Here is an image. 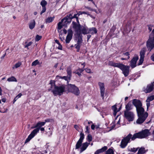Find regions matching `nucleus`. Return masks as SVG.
Masks as SVG:
<instances>
[{"instance_id":"obj_1","label":"nucleus","mask_w":154,"mask_h":154,"mask_svg":"<svg viewBox=\"0 0 154 154\" xmlns=\"http://www.w3.org/2000/svg\"><path fill=\"white\" fill-rule=\"evenodd\" d=\"M150 134L149 130L147 129L134 134L132 137L131 134H129L122 140L120 146L122 148H124L127 146L128 143L130 142L131 139L133 140L136 138H144L147 137Z\"/></svg>"},{"instance_id":"obj_2","label":"nucleus","mask_w":154,"mask_h":154,"mask_svg":"<svg viewBox=\"0 0 154 154\" xmlns=\"http://www.w3.org/2000/svg\"><path fill=\"white\" fill-rule=\"evenodd\" d=\"M50 84L51 85L50 89L48 90V91H51L54 96L57 95H60L64 92L65 87L64 85L57 86H56L54 81H51Z\"/></svg>"},{"instance_id":"obj_3","label":"nucleus","mask_w":154,"mask_h":154,"mask_svg":"<svg viewBox=\"0 0 154 154\" xmlns=\"http://www.w3.org/2000/svg\"><path fill=\"white\" fill-rule=\"evenodd\" d=\"M109 64L110 66L119 68L122 70L125 76L126 77L129 75V66L125 65L119 63H116L112 61L109 62Z\"/></svg>"},{"instance_id":"obj_4","label":"nucleus","mask_w":154,"mask_h":154,"mask_svg":"<svg viewBox=\"0 0 154 154\" xmlns=\"http://www.w3.org/2000/svg\"><path fill=\"white\" fill-rule=\"evenodd\" d=\"M146 47L150 52L154 48V29L152 31L146 42Z\"/></svg>"},{"instance_id":"obj_5","label":"nucleus","mask_w":154,"mask_h":154,"mask_svg":"<svg viewBox=\"0 0 154 154\" xmlns=\"http://www.w3.org/2000/svg\"><path fill=\"white\" fill-rule=\"evenodd\" d=\"M125 117L129 122L133 121L134 119V115L133 112L126 110L124 112Z\"/></svg>"},{"instance_id":"obj_6","label":"nucleus","mask_w":154,"mask_h":154,"mask_svg":"<svg viewBox=\"0 0 154 154\" xmlns=\"http://www.w3.org/2000/svg\"><path fill=\"white\" fill-rule=\"evenodd\" d=\"M68 87L69 91L72 92L75 95H78L79 94L80 92L79 88L75 85L68 84Z\"/></svg>"},{"instance_id":"obj_7","label":"nucleus","mask_w":154,"mask_h":154,"mask_svg":"<svg viewBox=\"0 0 154 154\" xmlns=\"http://www.w3.org/2000/svg\"><path fill=\"white\" fill-rule=\"evenodd\" d=\"M39 131V128H37L33 130L26 139L25 143H26L29 141L37 134Z\"/></svg>"},{"instance_id":"obj_8","label":"nucleus","mask_w":154,"mask_h":154,"mask_svg":"<svg viewBox=\"0 0 154 154\" xmlns=\"http://www.w3.org/2000/svg\"><path fill=\"white\" fill-rule=\"evenodd\" d=\"M148 116V113L146 112L143 116H138V118L136 121V123L140 124L143 123Z\"/></svg>"},{"instance_id":"obj_9","label":"nucleus","mask_w":154,"mask_h":154,"mask_svg":"<svg viewBox=\"0 0 154 154\" xmlns=\"http://www.w3.org/2000/svg\"><path fill=\"white\" fill-rule=\"evenodd\" d=\"M100 90V96L103 99L104 97L105 94V88L104 84L103 83L99 82L98 83Z\"/></svg>"},{"instance_id":"obj_10","label":"nucleus","mask_w":154,"mask_h":154,"mask_svg":"<svg viewBox=\"0 0 154 154\" xmlns=\"http://www.w3.org/2000/svg\"><path fill=\"white\" fill-rule=\"evenodd\" d=\"M84 138V135L83 133H81L80 134V138L77 141L75 145V149L79 148L82 146V143Z\"/></svg>"},{"instance_id":"obj_11","label":"nucleus","mask_w":154,"mask_h":154,"mask_svg":"<svg viewBox=\"0 0 154 154\" xmlns=\"http://www.w3.org/2000/svg\"><path fill=\"white\" fill-rule=\"evenodd\" d=\"M146 50V49L145 48H143L141 50L140 53V58L139 60V63L138 65H141L143 63L144 60V55Z\"/></svg>"},{"instance_id":"obj_12","label":"nucleus","mask_w":154,"mask_h":154,"mask_svg":"<svg viewBox=\"0 0 154 154\" xmlns=\"http://www.w3.org/2000/svg\"><path fill=\"white\" fill-rule=\"evenodd\" d=\"M153 85L152 83L149 84L147 86L143 88V91L146 93H149L152 91L153 89Z\"/></svg>"},{"instance_id":"obj_13","label":"nucleus","mask_w":154,"mask_h":154,"mask_svg":"<svg viewBox=\"0 0 154 154\" xmlns=\"http://www.w3.org/2000/svg\"><path fill=\"white\" fill-rule=\"evenodd\" d=\"M72 34L73 32L71 29L70 28L68 30V34L66 38V43H69L72 38Z\"/></svg>"},{"instance_id":"obj_14","label":"nucleus","mask_w":154,"mask_h":154,"mask_svg":"<svg viewBox=\"0 0 154 154\" xmlns=\"http://www.w3.org/2000/svg\"><path fill=\"white\" fill-rule=\"evenodd\" d=\"M72 19V14H69L67 15L63 19L62 22H64L66 24L67 23H70Z\"/></svg>"},{"instance_id":"obj_15","label":"nucleus","mask_w":154,"mask_h":154,"mask_svg":"<svg viewBox=\"0 0 154 154\" xmlns=\"http://www.w3.org/2000/svg\"><path fill=\"white\" fill-rule=\"evenodd\" d=\"M138 59V57L136 56L131 60L130 62V66L132 68H133L136 66V63Z\"/></svg>"},{"instance_id":"obj_16","label":"nucleus","mask_w":154,"mask_h":154,"mask_svg":"<svg viewBox=\"0 0 154 154\" xmlns=\"http://www.w3.org/2000/svg\"><path fill=\"white\" fill-rule=\"evenodd\" d=\"M73 28L75 29L76 34H80L81 32L79 31L80 29V26L74 22H73L72 24Z\"/></svg>"},{"instance_id":"obj_17","label":"nucleus","mask_w":154,"mask_h":154,"mask_svg":"<svg viewBox=\"0 0 154 154\" xmlns=\"http://www.w3.org/2000/svg\"><path fill=\"white\" fill-rule=\"evenodd\" d=\"M132 103L136 108L140 107V106H142V103L140 101L136 99H133V100Z\"/></svg>"},{"instance_id":"obj_18","label":"nucleus","mask_w":154,"mask_h":154,"mask_svg":"<svg viewBox=\"0 0 154 154\" xmlns=\"http://www.w3.org/2000/svg\"><path fill=\"white\" fill-rule=\"evenodd\" d=\"M136 110L138 116H143L146 112H144V110L142 106L136 108Z\"/></svg>"},{"instance_id":"obj_19","label":"nucleus","mask_w":154,"mask_h":154,"mask_svg":"<svg viewBox=\"0 0 154 154\" xmlns=\"http://www.w3.org/2000/svg\"><path fill=\"white\" fill-rule=\"evenodd\" d=\"M154 100V95H152L148 97L146 100V106L147 109H148L150 105V102Z\"/></svg>"},{"instance_id":"obj_20","label":"nucleus","mask_w":154,"mask_h":154,"mask_svg":"<svg viewBox=\"0 0 154 154\" xmlns=\"http://www.w3.org/2000/svg\"><path fill=\"white\" fill-rule=\"evenodd\" d=\"M88 29H89L87 27L83 26L81 27L79 30V31L81 32L80 35L82 33L84 35L89 33Z\"/></svg>"},{"instance_id":"obj_21","label":"nucleus","mask_w":154,"mask_h":154,"mask_svg":"<svg viewBox=\"0 0 154 154\" xmlns=\"http://www.w3.org/2000/svg\"><path fill=\"white\" fill-rule=\"evenodd\" d=\"M107 149V147L106 146H104L101 149H98L95 152L94 154H100L105 151Z\"/></svg>"},{"instance_id":"obj_22","label":"nucleus","mask_w":154,"mask_h":154,"mask_svg":"<svg viewBox=\"0 0 154 154\" xmlns=\"http://www.w3.org/2000/svg\"><path fill=\"white\" fill-rule=\"evenodd\" d=\"M148 151L147 149L145 148L142 147L139 149L138 150L137 154H144V153Z\"/></svg>"},{"instance_id":"obj_23","label":"nucleus","mask_w":154,"mask_h":154,"mask_svg":"<svg viewBox=\"0 0 154 154\" xmlns=\"http://www.w3.org/2000/svg\"><path fill=\"white\" fill-rule=\"evenodd\" d=\"M45 124V122H38L32 128H40L42 126H44Z\"/></svg>"},{"instance_id":"obj_24","label":"nucleus","mask_w":154,"mask_h":154,"mask_svg":"<svg viewBox=\"0 0 154 154\" xmlns=\"http://www.w3.org/2000/svg\"><path fill=\"white\" fill-rule=\"evenodd\" d=\"M88 146V143L87 142H85L83 144L81 148L80 152H82L85 150Z\"/></svg>"},{"instance_id":"obj_25","label":"nucleus","mask_w":154,"mask_h":154,"mask_svg":"<svg viewBox=\"0 0 154 154\" xmlns=\"http://www.w3.org/2000/svg\"><path fill=\"white\" fill-rule=\"evenodd\" d=\"M88 32L89 33L93 35L96 33L97 32V30L95 28L92 27L89 29Z\"/></svg>"},{"instance_id":"obj_26","label":"nucleus","mask_w":154,"mask_h":154,"mask_svg":"<svg viewBox=\"0 0 154 154\" xmlns=\"http://www.w3.org/2000/svg\"><path fill=\"white\" fill-rule=\"evenodd\" d=\"M112 109L113 110V115L114 116H116V115L117 112L119 111V110H118L117 109V108L116 107V105H114L113 106H112Z\"/></svg>"},{"instance_id":"obj_27","label":"nucleus","mask_w":154,"mask_h":154,"mask_svg":"<svg viewBox=\"0 0 154 154\" xmlns=\"http://www.w3.org/2000/svg\"><path fill=\"white\" fill-rule=\"evenodd\" d=\"M35 22L34 20H33L31 21L29 25V28L31 29L34 28L35 26Z\"/></svg>"},{"instance_id":"obj_28","label":"nucleus","mask_w":154,"mask_h":154,"mask_svg":"<svg viewBox=\"0 0 154 154\" xmlns=\"http://www.w3.org/2000/svg\"><path fill=\"white\" fill-rule=\"evenodd\" d=\"M65 24L64 22H62V20H61V21L58 24L57 29H61L62 27Z\"/></svg>"},{"instance_id":"obj_29","label":"nucleus","mask_w":154,"mask_h":154,"mask_svg":"<svg viewBox=\"0 0 154 154\" xmlns=\"http://www.w3.org/2000/svg\"><path fill=\"white\" fill-rule=\"evenodd\" d=\"M133 105L130 103H128L126 106L125 108L128 111L132 109Z\"/></svg>"},{"instance_id":"obj_30","label":"nucleus","mask_w":154,"mask_h":154,"mask_svg":"<svg viewBox=\"0 0 154 154\" xmlns=\"http://www.w3.org/2000/svg\"><path fill=\"white\" fill-rule=\"evenodd\" d=\"M66 71L68 76H70V77H71L72 76V69L71 66H69L67 68Z\"/></svg>"},{"instance_id":"obj_31","label":"nucleus","mask_w":154,"mask_h":154,"mask_svg":"<svg viewBox=\"0 0 154 154\" xmlns=\"http://www.w3.org/2000/svg\"><path fill=\"white\" fill-rule=\"evenodd\" d=\"M76 36H78V38L77 43L81 44L82 42V38L80 34H76Z\"/></svg>"},{"instance_id":"obj_32","label":"nucleus","mask_w":154,"mask_h":154,"mask_svg":"<svg viewBox=\"0 0 154 154\" xmlns=\"http://www.w3.org/2000/svg\"><path fill=\"white\" fill-rule=\"evenodd\" d=\"M7 81L9 82H17V80L16 78L14 76H11L7 79Z\"/></svg>"},{"instance_id":"obj_33","label":"nucleus","mask_w":154,"mask_h":154,"mask_svg":"<svg viewBox=\"0 0 154 154\" xmlns=\"http://www.w3.org/2000/svg\"><path fill=\"white\" fill-rule=\"evenodd\" d=\"M105 154H114V151L112 148L109 149L106 152Z\"/></svg>"},{"instance_id":"obj_34","label":"nucleus","mask_w":154,"mask_h":154,"mask_svg":"<svg viewBox=\"0 0 154 154\" xmlns=\"http://www.w3.org/2000/svg\"><path fill=\"white\" fill-rule=\"evenodd\" d=\"M21 65V63L20 62H18L17 63H16L13 66L12 69H15L19 67Z\"/></svg>"},{"instance_id":"obj_35","label":"nucleus","mask_w":154,"mask_h":154,"mask_svg":"<svg viewBox=\"0 0 154 154\" xmlns=\"http://www.w3.org/2000/svg\"><path fill=\"white\" fill-rule=\"evenodd\" d=\"M54 17H48L46 20V23H50L52 22L54 19Z\"/></svg>"},{"instance_id":"obj_36","label":"nucleus","mask_w":154,"mask_h":154,"mask_svg":"<svg viewBox=\"0 0 154 154\" xmlns=\"http://www.w3.org/2000/svg\"><path fill=\"white\" fill-rule=\"evenodd\" d=\"M22 94L21 93H19L14 98L13 100V103H14L20 97L22 96Z\"/></svg>"},{"instance_id":"obj_37","label":"nucleus","mask_w":154,"mask_h":154,"mask_svg":"<svg viewBox=\"0 0 154 154\" xmlns=\"http://www.w3.org/2000/svg\"><path fill=\"white\" fill-rule=\"evenodd\" d=\"M47 2L45 0H42L40 4L42 5V7H45L46 5H47Z\"/></svg>"},{"instance_id":"obj_38","label":"nucleus","mask_w":154,"mask_h":154,"mask_svg":"<svg viewBox=\"0 0 154 154\" xmlns=\"http://www.w3.org/2000/svg\"><path fill=\"white\" fill-rule=\"evenodd\" d=\"M39 64V62L38 61V60H36L32 62V66H35L38 64Z\"/></svg>"},{"instance_id":"obj_39","label":"nucleus","mask_w":154,"mask_h":154,"mask_svg":"<svg viewBox=\"0 0 154 154\" xmlns=\"http://www.w3.org/2000/svg\"><path fill=\"white\" fill-rule=\"evenodd\" d=\"M81 44L77 43L75 45V48L77 49V51L79 52V51Z\"/></svg>"},{"instance_id":"obj_40","label":"nucleus","mask_w":154,"mask_h":154,"mask_svg":"<svg viewBox=\"0 0 154 154\" xmlns=\"http://www.w3.org/2000/svg\"><path fill=\"white\" fill-rule=\"evenodd\" d=\"M61 78L62 79H65L66 81H67L68 82V81L70 80V78L71 77H70V76H63L61 77Z\"/></svg>"},{"instance_id":"obj_41","label":"nucleus","mask_w":154,"mask_h":154,"mask_svg":"<svg viewBox=\"0 0 154 154\" xmlns=\"http://www.w3.org/2000/svg\"><path fill=\"white\" fill-rule=\"evenodd\" d=\"M138 150V148H129L128 149L129 151L132 152H136Z\"/></svg>"},{"instance_id":"obj_42","label":"nucleus","mask_w":154,"mask_h":154,"mask_svg":"<svg viewBox=\"0 0 154 154\" xmlns=\"http://www.w3.org/2000/svg\"><path fill=\"white\" fill-rule=\"evenodd\" d=\"M82 14H88V12L85 11H79L78 13V16H79L80 15H82Z\"/></svg>"},{"instance_id":"obj_43","label":"nucleus","mask_w":154,"mask_h":154,"mask_svg":"<svg viewBox=\"0 0 154 154\" xmlns=\"http://www.w3.org/2000/svg\"><path fill=\"white\" fill-rule=\"evenodd\" d=\"M42 37L41 36H39L38 35H37L36 36L35 38V40L36 41H38Z\"/></svg>"},{"instance_id":"obj_44","label":"nucleus","mask_w":154,"mask_h":154,"mask_svg":"<svg viewBox=\"0 0 154 154\" xmlns=\"http://www.w3.org/2000/svg\"><path fill=\"white\" fill-rule=\"evenodd\" d=\"M92 140V137L90 134L88 135V140L89 142H91Z\"/></svg>"},{"instance_id":"obj_45","label":"nucleus","mask_w":154,"mask_h":154,"mask_svg":"<svg viewBox=\"0 0 154 154\" xmlns=\"http://www.w3.org/2000/svg\"><path fill=\"white\" fill-rule=\"evenodd\" d=\"M46 10V8L45 7H42V10L40 14L41 15L43 13L45 12Z\"/></svg>"},{"instance_id":"obj_46","label":"nucleus","mask_w":154,"mask_h":154,"mask_svg":"<svg viewBox=\"0 0 154 154\" xmlns=\"http://www.w3.org/2000/svg\"><path fill=\"white\" fill-rule=\"evenodd\" d=\"M124 54L125 56H126V57L127 59H128L129 58H130V57L129 56V53L128 52H126L124 53Z\"/></svg>"},{"instance_id":"obj_47","label":"nucleus","mask_w":154,"mask_h":154,"mask_svg":"<svg viewBox=\"0 0 154 154\" xmlns=\"http://www.w3.org/2000/svg\"><path fill=\"white\" fill-rule=\"evenodd\" d=\"M32 42H29L28 43L25 45V47L28 48L29 46L31 45L32 44Z\"/></svg>"},{"instance_id":"obj_48","label":"nucleus","mask_w":154,"mask_h":154,"mask_svg":"<svg viewBox=\"0 0 154 154\" xmlns=\"http://www.w3.org/2000/svg\"><path fill=\"white\" fill-rule=\"evenodd\" d=\"M86 72L88 73H92L91 69L88 68H86L85 69Z\"/></svg>"},{"instance_id":"obj_49","label":"nucleus","mask_w":154,"mask_h":154,"mask_svg":"<svg viewBox=\"0 0 154 154\" xmlns=\"http://www.w3.org/2000/svg\"><path fill=\"white\" fill-rule=\"evenodd\" d=\"M78 71H79V72L81 73L84 70H85V69L84 68H83L82 69L79 68L78 69H77Z\"/></svg>"},{"instance_id":"obj_50","label":"nucleus","mask_w":154,"mask_h":154,"mask_svg":"<svg viewBox=\"0 0 154 154\" xmlns=\"http://www.w3.org/2000/svg\"><path fill=\"white\" fill-rule=\"evenodd\" d=\"M78 13L77 14H74L73 16H72V19L74 18H77L78 17Z\"/></svg>"},{"instance_id":"obj_51","label":"nucleus","mask_w":154,"mask_h":154,"mask_svg":"<svg viewBox=\"0 0 154 154\" xmlns=\"http://www.w3.org/2000/svg\"><path fill=\"white\" fill-rule=\"evenodd\" d=\"M74 72L76 74H78L79 76H80L81 75V73L80 72H78V70L75 71Z\"/></svg>"},{"instance_id":"obj_52","label":"nucleus","mask_w":154,"mask_h":154,"mask_svg":"<svg viewBox=\"0 0 154 154\" xmlns=\"http://www.w3.org/2000/svg\"><path fill=\"white\" fill-rule=\"evenodd\" d=\"M58 46L57 47L58 49L60 50H62V45L60 44L58 45Z\"/></svg>"},{"instance_id":"obj_53","label":"nucleus","mask_w":154,"mask_h":154,"mask_svg":"<svg viewBox=\"0 0 154 154\" xmlns=\"http://www.w3.org/2000/svg\"><path fill=\"white\" fill-rule=\"evenodd\" d=\"M152 25H149L148 26V29L149 31H151L152 30Z\"/></svg>"},{"instance_id":"obj_54","label":"nucleus","mask_w":154,"mask_h":154,"mask_svg":"<svg viewBox=\"0 0 154 154\" xmlns=\"http://www.w3.org/2000/svg\"><path fill=\"white\" fill-rule=\"evenodd\" d=\"M152 138L150 139L151 140L154 141V129L152 134Z\"/></svg>"},{"instance_id":"obj_55","label":"nucleus","mask_w":154,"mask_h":154,"mask_svg":"<svg viewBox=\"0 0 154 154\" xmlns=\"http://www.w3.org/2000/svg\"><path fill=\"white\" fill-rule=\"evenodd\" d=\"M151 59L154 62V53L151 56Z\"/></svg>"},{"instance_id":"obj_56","label":"nucleus","mask_w":154,"mask_h":154,"mask_svg":"<svg viewBox=\"0 0 154 154\" xmlns=\"http://www.w3.org/2000/svg\"><path fill=\"white\" fill-rule=\"evenodd\" d=\"M91 128L92 129V130H94V128H95V125H94V124H92L91 125Z\"/></svg>"},{"instance_id":"obj_57","label":"nucleus","mask_w":154,"mask_h":154,"mask_svg":"<svg viewBox=\"0 0 154 154\" xmlns=\"http://www.w3.org/2000/svg\"><path fill=\"white\" fill-rule=\"evenodd\" d=\"M55 42L58 45L60 44V43L59 42V41L57 39L55 40Z\"/></svg>"},{"instance_id":"obj_58","label":"nucleus","mask_w":154,"mask_h":154,"mask_svg":"<svg viewBox=\"0 0 154 154\" xmlns=\"http://www.w3.org/2000/svg\"><path fill=\"white\" fill-rule=\"evenodd\" d=\"M50 119H48L45 120V122H45V123L47 122H50Z\"/></svg>"},{"instance_id":"obj_59","label":"nucleus","mask_w":154,"mask_h":154,"mask_svg":"<svg viewBox=\"0 0 154 154\" xmlns=\"http://www.w3.org/2000/svg\"><path fill=\"white\" fill-rule=\"evenodd\" d=\"M2 90L1 88V87H0V95H1L2 94Z\"/></svg>"},{"instance_id":"obj_60","label":"nucleus","mask_w":154,"mask_h":154,"mask_svg":"<svg viewBox=\"0 0 154 154\" xmlns=\"http://www.w3.org/2000/svg\"><path fill=\"white\" fill-rule=\"evenodd\" d=\"M63 31L65 34H66L67 32V30L65 29H64L63 30Z\"/></svg>"},{"instance_id":"obj_61","label":"nucleus","mask_w":154,"mask_h":154,"mask_svg":"<svg viewBox=\"0 0 154 154\" xmlns=\"http://www.w3.org/2000/svg\"><path fill=\"white\" fill-rule=\"evenodd\" d=\"M60 39L62 41H63L64 40V38L63 37H60Z\"/></svg>"},{"instance_id":"obj_62","label":"nucleus","mask_w":154,"mask_h":154,"mask_svg":"<svg viewBox=\"0 0 154 154\" xmlns=\"http://www.w3.org/2000/svg\"><path fill=\"white\" fill-rule=\"evenodd\" d=\"M91 35H87V38L88 40L91 37Z\"/></svg>"},{"instance_id":"obj_63","label":"nucleus","mask_w":154,"mask_h":154,"mask_svg":"<svg viewBox=\"0 0 154 154\" xmlns=\"http://www.w3.org/2000/svg\"><path fill=\"white\" fill-rule=\"evenodd\" d=\"M6 99L5 98H3V99H2V101L3 102L5 103V102L6 101Z\"/></svg>"},{"instance_id":"obj_64","label":"nucleus","mask_w":154,"mask_h":154,"mask_svg":"<svg viewBox=\"0 0 154 154\" xmlns=\"http://www.w3.org/2000/svg\"><path fill=\"white\" fill-rule=\"evenodd\" d=\"M40 129L41 131H44L45 130V128H40Z\"/></svg>"}]
</instances>
